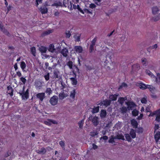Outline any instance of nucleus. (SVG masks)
Masks as SVG:
<instances>
[{"mask_svg": "<svg viewBox=\"0 0 160 160\" xmlns=\"http://www.w3.org/2000/svg\"><path fill=\"white\" fill-rule=\"evenodd\" d=\"M19 94L22 99H27L29 97V89H27L25 92H19Z\"/></svg>", "mask_w": 160, "mask_h": 160, "instance_id": "obj_1", "label": "nucleus"}, {"mask_svg": "<svg viewBox=\"0 0 160 160\" xmlns=\"http://www.w3.org/2000/svg\"><path fill=\"white\" fill-rule=\"evenodd\" d=\"M58 101V98L56 96H53L52 97L50 100L49 102L53 106L56 105Z\"/></svg>", "mask_w": 160, "mask_h": 160, "instance_id": "obj_2", "label": "nucleus"}, {"mask_svg": "<svg viewBox=\"0 0 160 160\" xmlns=\"http://www.w3.org/2000/svg\"><path fill=\"white\" fill-rule=\"evenodd\" d=\"M43 123L47 125L50 126L52 124H58V122L54 120L48 119L47 121H44Z\"/></svg>", "mask_w": 160, "mask_h": 160, "instance_id": "obj_3", "label": "nucleus"}, {"mask_svg": "<svg viewBox=\"0 0 160 160\" xmlns=\"http://www.w3.org/2000/svg\"><path fill=\"white\" fill-rule=\"evenodd\" d=\"M63 5L65 7H68V8L72 9V4L71 2L69 1V0H63Z\"/></svg>", "mask_w": 160, "mask_h": 160, "instance_id": "obj_4", "label": "nucleus"}, {"mask_svg": "<svg viewBox=\"0 0 160 160\" xmlns=\"http://www.w3.org/2000/svg\"><path fill=\"white\" fill-rule=\"evenodd\" d=\"M36 97L41 102H42L45 98V94L44 92L39 93L37 94Z\"/></svg>", "mask_w": 160, "mask_h": 160, "instance_id": "obj_5", "label": "nucleus"}, {"mask_svg": "<svg viewBox=\"0 0 160 160\" xmlns=\"http://www.w3.org/2000/svg\"><path fill=\"white\" fill-rule=\"evenodd\" d=\"M136 86L138 87L139 88L142 90L145 89L147 88V86L145 84L142 82H138L136 83Z\"/></svg>", "mask_w": 160, "mask_h": 160, "instance_id": "obj_6", "label": "nucleus"}, {"mask_svg": "<svg viewBox=\"0 0 160 160\" xmlns=\"http://www.w3.org/2000/svg\"><path fill=\"white\" fill-rule=\"evenodd\" d=\"M92 122L94 126H97L99 124L98 117L96 116L94 117L92 119Z\"/></svg>", "mask_w": 160, "mask_h": 160, "instance_id": "obj_7", "label": "nucleus"}, {"mask_svg": "<svg viewBox=\"0 0 160 160\" xmlns=\"http://www.w3.org/2000/svg\"><path fill=\"white\" fill-rule=\"evenodd\" d=\"M8 91L7 93L9 94L11 96H12L13 95V90L12 87L10 85L7 87Z\"/></svg>", "mask_w": 160, "mask_h": 160, "instance_id": "obj_8", "label": "nucleus"}, {"mask_svg": "<svg viewBox=\"0 0 160 160\" xmlns=\"http://www.w3.org/2000/svg\"><path fill=\"white\" fill-rule=\"evenodd\" d=\"M60 53L63 57H66L68 55V50L66 48H64L62 50Z\"/></svg>", "mask_w": 160, "mask_h": 160, "instance_id": "obj_9", "label": "nucleus"}, {"mask_svg": "<svg viewBox=\"0 0 160 160\" xmlns=\"http://www.w3.org/2000/svg\"><path fill=\"white\" fill-rule=\"evenodd\" d=\"M74 49L77 53H81L83 50L81 46H75Z\"/></svg>", "mask_w": 160, "mask_h": 160, "instance_id": "obj_10", "label": "nucleus"}, {"mask_svg": "<svg viewBox=\"0 0 160 160\" xmlns=\"http://www.w3.org/2000/svg\"><path fill=\"white\" fill-rule=\"evenodd\" d=\"M128 108L129 110H132L135 106V103L133 102H128L127 103Z\"/></svg>", "mask_w": 160, "mask_h": 160, "instance_id": "obj_11", "label": "nucleus"}, {"mask_svg": "<svg viewBox=\"0 0 160 160\" xmlns=\"http://www.w3.org/2000/svg\"><path fill=\"white\" fill-rule=\"evenodd\" d=\"M107 115L106 111L105 110L102 109L101 110L100 117L101 119L105 118Z\"/></svg>", "mask_w": 160, "mask_h": 160, "instance_id": "obj_12", "label": "nucleus"}, {"mask_svg": "<svg viewBox=\"0 0 160 160\" xmlns=\"http://www.w3.org/2000/svg\"><path fill=\"white\" fill-rule=\"evenodd\" d=\"M36 152L39 154H44L46 152V150L44 148H42L41 149L36 150Z\"/></svg>", "mask_w": 160, "mask_h": 160, "instance_id": "obj_13", "label": "nucleus"}, {"mask_svg": "<svg viewBox=\"0 0 160 160\" xmlns=\"http://www.w3.org/2000/svg\"><path fill=\"white\" fill-rule=\"evenodd\" d=\"M110 65V66L112 65L110 63H109L108 61L106 60L104 63V68L107 70H109L111 69L110 66L108 65Z\"/></svg>", "mask_w": 160, "mask_h": 160, "instance_id": "obj_14", "label": "nucleus"}, {"mask_svg": "<svg viewBox=\"0 0 160 160\" xmlns=\"http://www.w3.org/2000/svg\"><path fill=\"white\" fill-rule=\"evenodd\" d=\"M52 6H56V8H58V7H64L63 5V3H62L61 2L59 1L54 3L52 4Z\"/></svg>", "mask_w": 160, "mask_h": 160, "instance_id": "obj_15", "label": "nucleus"}, {"mask_svg": "<svg viewBox=\"0 0 160 160\" xmlns=\"http://www.w3.org/2000/svg\"><path fill=\"white\" fill-rule=\"evenodd\" d=\"M48 49V48L43 46H41L39 48V50L41 53H45Z\"/></svg>", "mask_w": 160, "mask_h": 160, "instance_id": "obj_16", "label": "nucleus"}, {"mask_svg": "<svg viewBox=\"0 0 160 160\" xmlns=\"http://www.w3.org/2000/svg\"><path fill=\"white\" fill-rule=\"evenodd\" d=\"M131 123L133 128H138V123L135 119H133L131 121Z\"/></svg>", "mask_w": 160, "mask_h": 160, "instance_id": "obj_17", "label": "nucleus"}, {"mask_svg": "<svg viewBox=\"0 0 160 160\" xmlns=\"http://www.w3.org/2000/svg\"><path fill=\"white\" fill-rule=\"evenodd\" d=\"M72 7L73 6V8L74 9H76L77 8V5H76V4H77L79 2V0H72Z\"/></svg>", "mask_w": 160, "mask_h": 160, "instance_id": "obj_18", "label": "nucleus"}, {"mask_svg": "<svg viewBox=\"0 0 160 160\" xmlns=\"http://www.w3.org/2000/svg\"><path fill=\"white\" fill-rule=\"evenodd\" d=\"M60 72L57 69H55L54 70L53 76L55 78H58V74H59Z\"/></svg>", "mask_w": 160, "mask_h": 160, "instance_id": "obj_19", "label": "nucleus"}, {"mask_svg": "<svg viewBox=\"0 0 160 160\" xmlns=\"http://www.w3.org/2000/svg\"><path fill=\"white\" fill-rule=\"evenodd\" d=\"M159 11V9L157 6L154 7L152 8V13L153 15L157 14Z\"/></svg>", "mask_w": 160, "mask_h": 160, "instance_id": "obj_20", "label": "nucleus"}, {"mask_svg": "<svg viewBox=\"0 0 160 160\" xmlns=\"http://www.w3.org/2000/svg\"><path fill=\"white\" fill-rule=\"evenodd\" d=\"M103 106L105 107H107L110 105L111 102V100H110L105 99L103 100Z\"/></svg>", "mask_w": 160, "mask_h": 160, "instance_id": "obj_21", "label": "nucleus"}, {"mask_svg": "<svg viewBox=\"0 0 160 160\" xmlns=\"http://www.w3.org/2000/svg\"><path fill=\"white\" fill-rule=\"evenodd\" d=\"M53 30H48L44 32L42 34V36H44L48 35L53 32Z\"/></svg>", "mask_w": 160, "mask_h": 160, "instance_id": "obj_22", "label": "nucleus"}, {"mask_svg": "<svg viewBox=\"0 0 160 160\" xmlns=\"http://www.w3.org/2000/svg\"><path fill=\"white\" fill-rule=\"evenodd\" d=\"M154 138L156 142H157L160 139V132L158 131L154 135Z\"/></svg>", "mask_w": 160, "mask_h": 160, "instance_id": "obj_23", "label": "nucleus"}, {"mask_svg": "<svg viewBox=\"0 0 160 160\" xmlns=\"http://www.w3.org/2000/svg\"><path fill=\"white\" fill-rule=\"evenodd\" d=\"M2 23L1 22L0 23V30H1L4 33L6 32L7 34V35L9 36H10V34L7 31V30H6L5 29H3V26L2 25Z\"/></svg>", "mask_w": 160, "mask_h": 160, "instance_id": "obj_24", "label": "nucleus"}, {"mask_svg": "<svg viewBox=\"0 0 160 160\" xmlns=\"http://www.w3.org/2000/svg\"><path fill=\"white\" fill-rule=\"evenodd\" d=\"M118 94H112L109 96V98L112 101H116L117 99V97L118 96Z\"/></svg>", "mask_w": 160, "mask_h": 160, "instance_id": "obj_25", "label": "nucleus"}, {"mask_svg": "<svg viewBox=\"0 0 160 160\" xmlns=\"http://www.w3.org/2000/svg\"><path fill=\"white\" fill-rule=\"evenodd\" d=\"M129 133L132 138H136V132L134 129H132L130 132Z\"/></svg>", "mask_w": 160, "mask_h": 160, "instance_id": "obj_26", "label": "nucleus"}, {"mask_svg": "<svg viewBox=\"0 0 160 160\" xmlns=\"http://www.w3.org/2000/svg\"><path fill=\"white\" fill-rule=\"evenodd\" d=\"M40 11L42 14H44L47 13L48 9L46 7H41Z\"/></svg>", "mask_w": 160, "mask_h": 160, "instance_id": "obj_27", "label": "nucleus"}, {"mask_svg": "<svg viewBox=\"0 0 160 160\" xmlns=\"http://www.w3.org/2000/svg\"><path fill=\"white\" fill-rule=\"evenodd\" d=\"M99 110V107L97 106L96 107H94L92 108V113L93 114L97 113L98 112Z\"/></svg>", "mask_w": 160, "mask_h": 160, "instance_id": "obj_28", "label": "nucleus"}, {"mask_svg": "<svg viewBox=\"0 0 160 160\" xmlns=\"http://www.w3.org/2000/svg\"><path fill=\"white\" fill-rule=\"evenodd\" d=\"M31 52L32 54L34 56L36 55V49L35 47H32L30 48Z\"/></svg>", "mask_w": 160, "mask_h": 160, "instance_id": "obj_29", "label": "nucleus"}, {"mask_svg": "<svg viewBox=\"0 0 160 160\" xmlns=\"http://www.w3.org/2000/svg\"><path fill=\"white\" fill-rule=\"evenodd\" d=\"M48 50L51 52H53L55 50L54 46L53 44H50L49 45Z\"/></svg>", "mask_w": 160, "mask_h": 160, "instance_id": "obj_30", "label": "nucleus"}, {"mask_svg": "<svg viewBox=\"0 0 160 160\" xmlns=\"http://www.w3.org/2000/svg\"><path fill=\"white\" fill-rule=\"evenodd\" d=\"M75 94L76 91L75 89H74L71 92L70 94V97L73 100L75 99Z\"/></svg>", "mask_w": 160, "mask_h": 160, "instance_id": "obj_31", "label": "nucleus"}, {"mask_svg": "<svg viewBox=\"0 0 160 160\" xmlns=\"http://www.w3.org/2000/svg\"><path fill=\"white\" fill-rule=\"evenodd\" d=\"M128 87L127 84L125 82H122V83L118 87V89L119 90H120L122 89V88H127Z\"/></svg>", "mask_w": 160, "mask_h": 160, "instance_id": "obj_32", "label": "nucleus"}, {"mask_svg": "<svg viewBox=\"0 0 160 160\" xmlns=\"http://www.w3.org/2000/svg\"><path fill=\"white\" fill-rule=\"evenodd\" d=\"M70 79L71 81L72 85H77L78 82L77 79H76L75 78H70Z\"/></svg>", "mask_w": 160, "mask_h": 160, "instance_id": "obj_33", "label": "nucleus"}, {"mask_svg": "<svg viewBox=\"0 0 160 160\" xmlns=\"http://www.w3.org/2000/svg\"><path fill=\"white\" fill-rule=\"evenodd\" d=\"M158 111H159L156 115V116L155 120L159 122L160 121V109H158Z\"/></svg>", "mask_w": 160, "mask_h": 160, "instance_id": "obj_34", "label": "nucleus"}, {"mask_svg": "<svg viewBox=\"0 0 160 160\" xmlns=\"http://www.w3.org/2000/svg\"><path fill=\"white\" fill-rule=\"evenodd\" d=\"M36 87L40 89L43 86L42 83L40 81H38L36 83Z\"/></svg>", "mask_w": 160, "mask_h": 160, "instance_id": "obj_35", "label": "nucleus"}, {"mask_svg": "<svg viewBox=\"0 0 160 160\" xmlns=\"http://www.w3.org/2000/svg\"><path fill=\"white\" fill-rule=\"evenodd\" d=\"M116 139H121L123 140H124V136L121 134H118L116 135V136L115 137Z\"/></svg>", "mask_w": 160, "mask_h": 160, "instance_id": "obj_36", "label": "nucleus"}, {"mask_svg": "<svg viewBox=\"0 0 160 160\" xmlns=\"http://www.w3.org/2000/svg\"><path fill=\"white\" fill-rule=\"evenodd\" d=\"M20 67L22 70H23L26 67V64L24 61L21 62Z\"/></svg>", "mask_w": 160, "mask_h": 160, "instance_id": "obj_37", "label": "nucleus"}, {"mask_svg": "<svg viewBox=\"0 0 160 160\" xmlns=\"http://www.w3.org/2000/svg\"><path fill=\"white\" fill-rule=\"evenodd\" d=\"M157 78H156V81L158 84H160V74H157Z\"/></svg>", "mask_w": 160, "mask_h": 160, "instance_id": "obj_38", "label": "nucleus"}, {"mask_svg": "<svg viewBox=\"0 0 160 160\" xmlns=\"http://www.w3.org/2000/svg\"><path fill=\"white\" fill-rule=\"evenodd\" d=\"M146 73L149 76L151 77H155L153 75L152 73L150 71L148 70H146L145 71Z\"/></svg>", "mask_w": 160, "mask_h": 160, "instance_id": "obj_39", "label": "nucleus"}, {"mask_svg": "<svg viewBox=\"0 0 160 160\" xmlns=\"http://www.w3.org/2000/svg\"><path fill=\"white\" fill-rule=\"evenodd\" d=\"M125 100V99L124 98L120 97L118 99V102L120 104H122L124 103Z\"/></svg>", "mask_w": 160, "mask_h": 160, "instance_id": "obj_40", "label": "nucleus"}, {"mask_svg": "<svg viewBox=\"0 0 160 160\" xmlns=\"http://www.w3.org/2000/svg\"><path fill=\"white\" fill-rule=\"evenodd\" d=\"M114 139H116L115 137H114L113 136H112L108 140V142L110 143H113L115 142Z\"/></svg>", "mask_w": 160, "mask_h": 160, "instance_id": "obj_41", "label": "nucleus"}, {"mask_svg": "<svg viewBox=\"0 0 160 160\" xmlns=\"http://www.w3.org/2000/svg\"><path fill=\"white\" fill-rule=\"evenodd\" d=\"M125 137L126 140L129 142H131V138L130 136L128 134H126L125 135Z\"/></svg>", "mask_w": 160, "mask_h": 160, "instance_id": "obj_42", "label": "nucleus"}, {"mask_svg": "<svg viewBox=\"0 0 160 160\" xmlns=\"http://www.w3.org/2000/svg\"><path fill=\"white\" fill-rule=\"evenodd\" d=\"M45 92L46 93H48V94L49 95L52 93V91L50 88H46Z\"/></svg>", "mask_w": 160, "mask_h": 160, "instance_id": "obj_43", "label": "nucleus"}, {"mask_svg": "<svg viewBox=\"0 0 160 160\" xmlns=\"http://www.w3.org/2000/svg\"><path fill=\"white\" fill-rule=\"evenodd\" d=\"M132 114L133 116H136L138 114V112L136 109H134L132 111Z\"/></svg>", "mask_w": 160, "mask_h": 160, "instance_id": "obj_44", "label": "nucleus"}, {"mask_svg": "<svg viewBox=\"0 0 160 160\" xmlns=\"http://www.w3.org/2000/svg\"><path fill=\"white\" fill-rule=\"evenodd\" d=\"M142 64L145 66H146L147 65V60L145 58H143L142 59Z\"/></svg>", "mask_w": 160, "mask_h": 160, "instance_id": "obj_45", "label": "nucleus"}, {"mask_svg": "<svg viewBox=\"0 0 160 160\" xmlns=\"http://www.w3.org/2000/svg\"><path fill=\"white\" fill-rule=\"evenodd\" d=\"M121 110L122 113H125L128 111V108L125 107L123 106L121 108Z\"/></svg>", "mask_w": 160, "mask_h": 160, "instance_id": "obj_46", "label": "nucleus"}, {"mask_svg": "<svg viewBox=\"0 0 160 160\" xmlns=\"http://www.w3.org/2000/svg\"><path fill=\"white\" fill-rule=\"evenodd\" d=\"M84 123V120H83L80 121L78 123V125L80 128H82L83 127Z\"/></svg>", "mask_w": 160, "mask_h": 160, "instance_id": "obj_47", "label": "nucleus"}, {"mask_svg": "<svg viewBox=\"0 0 160 160\" xmlns=\"http://www.w3.org/2000/svg\"><path fill=\"white\" fill-rule=\"evenodd\" d=\"M20 80L24 84H25V83L26 82V81H27V80L25 78H24L23 77H22L20 78Z\"/></svg>", "mask_w": 160, "mask_h": 160, "instance_id": "obj_48", "label": "nucleus"}, {"mask_svg": "<svg viewBox=\"0 0 160 160\" xmlns=\"http://www.w3.org/2000/svg\"><path fill=\"white\" fill-rule=\"evenodd\" d=\"M159 111H158V110L156 111L151 113L149 115V116L153 117L155 115H156V114H157V113H158V112Z\"/></svg>", "mask_w": 160, "mask_h": 160, "instance_id": "obj_49", "label": "nucleus"}, {"mask_svg": "<svg viewBox=\"0 0 160 160\" xmlns=\"http://www.w3.org/2000/svg\"><path fill=\"white\" fill-rule=\"evenodd\" d=\"M50 74L49 73H48L47 75H44V77L46 81L48 80L50 78H49Z\"/></svg>", "mask_w": 160, "mask_h": 160, "instance_id": "obj_50", "label": "nucleus"}, {"mask_svg": "<svg viewBox=\"0 0 160 160\" xmlns=\"http://www.w3.org/2000/svg\"><path fill=\"white\" fill-rule=\"evenodd\" d=\"M97 132H90V135L92 137H94L98 134Z\"/></svg>", "mask_w": 160, "mask_h": 160, "instance_id": "obj_51", "label": "nucleus"}, {"mask_svg": "<svg viewBox=\"0 0 160 160\" xmlns=\"http://www.w3.org/2000/svg\"><path fill=\"white\" fill-rule=\"evenodd\" d=\"M81 34L80 35L78 36H77L75 37V41L77 42H79L80 41V37H81Z\"/></svg>", "mask_w": 160, "mask_h": 160, "instance_id": "obj_52", "label": "nucleus"}, {"mask_svg": "<svg viewBox=\"0 0 160 160\" xmlns=\"http://www.w3.org/2000/svg\"><path fill=\"white\" fill-rule=\"evenodd\" d=\"M141 101L142 103L145 104L147 102V100L146 99L144 98H142L141 99Z\"/></svg>", "mask_w": 160, "mask_h": 160, "instance_id": "obj_53", "label": "nucleus"}, {"mask_svg": "<svg viewBox=\"0 0 160 160\" xmlns=\"http://www.w3.org/2000/svg\"><path fill=\"white\" fill-rule=\"evenodd\" d=\"M146 86H147V88L149 89L151 91L153 90L154 88V87H153L152 86H151L150 85H146Z\"/></svg>", "mask_w": 160, "mask_h": 160, "instance_id": "obj_54", "label": "nucleus"}, {"mask_svg": "<svg viewBox=\"0 0 160 160\" xmlns=\"http://www.w3.org/2000/svg\"><path fill=\"white\" fill-rule=\"evenodd\" d=\"M94 45L91 44L89 47L90 52H92L94 50Z\"/></svg>", "mask_w": 160, "mask_h": 160, "instance_id": "obj_55", "label": "nucleus"}, {"mask_svg": "<svg viewBox=\"0 0 160 160\" xmlns=\"http://www.w3.org/2000/svg\"><path fill=\"white\" fill-rule=\"evenodd\" d=\"M97 40V38L96 37L94 39H93L92 41L91 44L92 45H95L96 41Z\"/></svg>", "mask_w": 160, "mask_h": 160, "instance_id": "obj_56", "label": "nucleus"}, {"mask_svg": "<svg viewBox=\"0 0 160 160\" xmlns=\"http://www.w3.org/2000/svg\"><path fill=\"white\" fill-rule=\"evenodd\" d=\"M67 64L70 68H72V61H69L68 62Z\"/></svg>", "mask_w": 160, "mask_h": 160, "instance_id": "obj_57", "label": "nucleus"}, {"mask_svg": "<svg viewBox=\"0 0 160 160\" xmlns=\"http://www.w3.org/2000/svg\"><path fill=\"white\" fill-rule=\"evenodd\" d=\"M59 97L61 99H63L65 97V94L64 93H62L61 94H59Z\"/></svg>", "mask_w": 160, "mask_h": 160, "instance_id": "obj_58", "label": "nucleus"}, {"mask_svg": "<svg viewBox=\"0 0 160 160\" xmlns=\"http://www.w3.org/2000/svg\"><path fill=\"white\" fill-rule=\"evenodd\" d=\"M59 145L62 147H63L65 146L64 142L63 141H61L59 142Z\"/></svg>", "mask_w": 160, "mask_h": 160, "instance_id": "obj_59", "label": "nucleus"}, {"mask_svg": "<svg viewBox=\"0 0 160 160\" xmlns=\"http://www.w3.org/2000/svg\"><path fill=\"white\" fill-rule=\"evenodd\" d=\"M96 6L93 3H91L89 5V8L92 9H93L96 8Z\"/></svg>", "mask_w": 160, "mask_h": 160, "instance_id": "obj_60", "label": "nucleus"}, {"mask_svg": "<svg viewBox=\"0 0 160 160\" xmlns=\"http://www.w3.org/2000/svg\"><path fill=\"white\" fill-rule=\"evenodd\" d=\"M66 37L68 38H69L71 36V34L70 32L69 31H68V32H66Z\"/></svg>", "mask_w": 160, "mask_h": 160, "instance_id": "obj_61", "label": "nucleus"}, {"mask_svg": "<svg viewBox=\"0 0 160 160\" xmlns=\"http://www.w3.org/2000/svg\"><path fill=\"white\" fill-rule=\"evenodd\" d=\"M160 19L158 16H156L153 18V19L154 21H158Z\"/></svg>", "mask_w": 160, "mask_h": 160, "instance_id": "obj_62", "label": "nucleus"}, {"mask_svg": "<svg viewBox=\"0 0 160 160\" xmlns=\"http://www.w3.org/2000/svg\"><path fill=\"white\" fill-rule=\"evenodd\" d=\"M132 67L133 68H134V67H136L137 68H140V66L137 63V64H134L133 65H132Z\"/></svg>", "mask_w": 160, "mask_h": 160, "instance_id": "obj_63", "label": "nucleus"}, {"mask_svg": "<svg viewBox=\"0 0 160 160\" xmlns=\"http://www.w3.org/2000/svg\"><path fill=\"white\" fill-rule=\"evenodd\" d=\"M16 74L19 77H21L22 75L21 72L19 71L16 72Z\"/></svg>", "mask_w": 160, "mask_h": 160, "instance_id": "obj_64", "label": "nucleus"}]
</instances>
